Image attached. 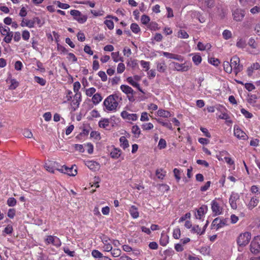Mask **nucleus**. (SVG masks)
<instances>
[{"mask_svg":"<svg viewBox=\"0 0 260 260\" xmlns=\"http://www.w3.org/2000/svg\"><path fill=\"white\" fill-rule=\"evenodd\" d=\"M122 100L117 94L108 96L104 101L103 105L108 111H116L119 105L118 103Z\"/></svg>","mask_w":260,"mask_h":260,"instance_id":"nucleus-1","label":"nucleus"},{"mask_svg":"<svg viewBox=\"0 0 260 260\" xmlns=\"http://www.w3.org/2000/svg\"><path fill=\"white\" fill-rule=\"evenodd\" d=\"M251 238V235L250 232H246L239 235L237 242L238 245L241 247H244L247 245Z\"/></svg>","mask_w":260,"mask_h":260,"instance_id":"nucleus-2","label":"nucleus"},{"mask_svg":"<svg viewBox=\"0 0 260 260\" xmlns=\"http://www.w3.org/2000/svg\"><path fill=\"white\" fill-rule=\"evenodd\" d=\"M70 14L73 16L75 20L81 24L85 23L87 19V16L82 14L78 10H72L70 11Z\"/></svg>","mask_w":260,"mask_h":260,"instance_id":"nucleus-3","label":"nucleus"},{"mask_svg":"<svg viewBox=\"0 0 260 260\" xmlns=\"http://www.w3.org/2000/svg\"><path fill=\"white\" fill-rule=\"evenodd\" d=\"M250 251L254 254H257L260 252L259 236L255 237L252 240L250 243Z\"/></svg>","mask_w":260,"mask_h":260,"instance_id":"nucleus-4","label":"nucleus"},{"mask_svg":"<svg viewBox=\"0 0 260 260\" xmlns=\"http://www.w3.org/2000/svg\"><path fill=\"white\" fill-rule=\"evenodd\" d=\"M240 59L237 56H234L231 59L230 64L236 74L240 72L243 68V66L240 64Z\"/></svg>","mask_w":260,"mask_h":260,"instance_id":"nucleus-5","label":"nucleus"},{"mask_svg":"<svg viewBox=\"0 0 260 260\" xmlns=\"http://www.w3.org/2000/svg\"><path fill=\"white\" fill-rule=\"evenodd\" d=\"M228 221V219H221L220 217H217L213 220L211 223L212 229H216L217 230L221 228L224 225H227Z\"/></svg>","mask_w":260,"mask_h":260,"instance_id":"nucleus-6","label":"nucleus"},{"mask_svg":"<svg viewBox=\"0 0 260 260\" xmlns=\"http://www.w3.org/2000/svg\"><path fill=\"white\" fill-rule=\"evenodd\" d=\"M172 63L174 69L177 71L185 72L188 71L191 67V66L187 63H179L178 62H173Z\"/></svg>","mask_w":260,"mask_h":260,"instance_id":"nucleus-7","label":"nucleus"},{"mask_svg":"<svg viewBox=\"0 0 260 260\" xmlns=\"http://www.w3.org/2000/svg\"><path fill=\"white\" fill-rule=\"evenodd\" d=\"M233 16L234 19L236 21H241L244 16H245V11L240 9H236L234 10H233Z\"/></svg>","mask_w":260,"mask_h":260,"instance_id":"nucleus-8","label":"nucleus"},{"mask_svg":"<svg viewBox=\"0 0 260 260\" xmlns=\"http://www.w3.org/2000/svg\"><path fill=\"white\" fill-rule=\"evenodd\" d=\"M234 133L235 137L239 139L246 140L248 138L247 135L237 125H235Z\"/></svg>","mask_w":260,"mask_h":260,"instance_id":"nucleus-9","label":"nucleus"},{"mask_svg":"<svg viewBox=\"0 0 260 260\" xmlns=\"http://www.w3.org/2000/svg\"><path fill=\"white\" fill-rule=\"evenodd\" d=\"M240 196L238 193L233 192L229 199V203L233 209L237 208V201L239 200Z\"/></svg>","mask_w":260,"mask_h":260,"instance_id":"nucleus-10","label":"nucleus"},{"mask_svg":"<svg viewBox=\"0 0 260 260\" xmlns=\"http://www.w3.org/2000/svg\"><path fill=\"white\" fill-rule=\"evenodd\" d=\"M56 170L62 173H64L71 176H75L77 174L76 169L73 170V167L68 168L66 166H62L61 169H56Z\"/></svg>","mask_w":260,"mask_h":260,"instance_id":"nucleus-11","label":"nucleus"},{"mask_svg":"<svg viewBox=\"0 0 260 260\" xmlns=\"http://www.w3.org/2000/svg\"><path fill=\"white\" fill-rule=\"evenodd\" d=\"M81 94L80 92H76L75 93L74 99L71 103V105L75 111L77 108H78L81 102Z\"/></svg>","mask_w":260,"mask_h":260,"instance_id":"nucleus-12","label":"nucleus"},{"mask_svg":"<svg viewBox=\"0 0 260 260\" xmlns=\"http://www.w3.org/2000/svg\"><path fill=\"white\" fill-rule=\"evenodd\" d=\"M208 210L207 206L203 205L197 210V213L195 214L197 219H201Z\"/></svg>","mask_w":260,"mask_h":260,"instance_id":"nucleus-13","label":"nucleus"},{"mask_svg":"<svg viewBox=\"0 0 260 260\" xmlns=\"http://www.w3.org/2000/svg\"><path fill=\"white\" fill-rule=\"evenodd\" d=\"M259 203L258 198L256 196H253L251 198V199L247 205L249 209H252L256 207Z\"/></svg>","mask_w":260,"mask_h":260,"instance_id":"nucleus-14","label":"nucleus"},{"mask_svg":"<svg viewBox=\"0 0 260 260\" xmlns=\"http://www.w3.org/2000/svg\"><path fill=\"white\" fill-rule=\"evenodd\" d=\"M211 209L212 212L214 213L215 215H219L221 213V209L219 204L214 200L212 202Z\"/></svg>","mask_w":260,"mask_h":260,"instance_id":"nucleus-15","label":"nucleus"},{"mask_svg":"<svg viewBox=\"0 0 260 260\" xmlns=\"http://www.w3.org/2000/svg\"><path fill=\"white\" fill-rule=\"evenodd\" d=\"M260 68V65L258 63H253L251 66L249 67L247 70V75L251 76L254 70H258Z\"/></svg>","mask_w":260,"mask_h":260,"instance_id":"nucleus-16","label":"nucleus"},{"mask_svg":"<svg viewBox=\"0 0 260 260\" xmlns=\"http://www.w3.org/2000/svg\"><path fill=\"white\" fill-rule=\"evenodd\" d=\"M155 120L158 123L161 124L163 126H165L170 130H173L172 124L168 120L164 121L161 118H155Z\"/></svg>","mask_w":260,"mask_h":260,"instance_id":"nucleus-17","label":"nucleus"},{"mask_svg":"<svg viewBox=\"0 0 260 260\" xmlns=\"http://www.w3.org/2000/svg\"><path fill=\"white\" fill-rule=\"evenodd\" d=\"M129 212L133 218H137L139 216L138 209L134 205H132L129 208Z\"/></svg>","mask_w":260,"mask_h":260,"instance_id":"nucleus-18","label":"nucleus"},{"mask_svg":"<svg viewBox=\"0 0 260 260\" xmlns=\"http://www.w3.org/2000/svg\"><path fill=\"white\" fill-rule=\"evenodd\" d=\"M86 165L92 171H96L99 167V164L94 161H87Z\"/></svg>","mask_w":260,"mask_h":260,"instance_id":"nucleus-19","label":"nucleus"},{"mask_svg":"<svg viewBox=\"0 0 260 260\" xmlns=\"http://www.w3.org/2000/svg\"><path fill=\"white\" fill-rule=\"evenodd\" d=\"M22 27L27 26L29 28L34 27V21L30 20H25L23 19L20 24Z\"/></svg>","mask_w":260,"mask_h":260,"instance_id":"nucleus-20","label":"nucleus"},{"mask_svg":"<svg viewBox=\"0 0 260 260\" xmlns=\"http://www.w3.org/2000/svg\"><path fill=\"white\" fill-rule=\"evenodd\" d=\"M120 143V146L123 149H125L129 147V143L127 140L124 136H122L119 139Z\"/></svg>","mask_w":260,"mask_h":260,"instance_id":"nucleus-21","label":"nucleus"},{"mask_svg":"<svg viewBox=\"0 0 260 260\" xmlns=\"http://www.w3.org/2000/svg\"><path fill=\"white\" fill-rule=\"evenodd\" d=\"M169 242V237L165 234H161V237L159 240V244L162 246H166Z\"/></svg>","mask_w":260,"mask_h":260,"instance_id":"nucleus-22","label":"nucleus"},{"mask_svg":"<svg viewBox=\"0 0 260 260\" xmlns=\"http://www.w3.org/2000/svg\"><path fill=\"white\" fill-rule=\"evenodd\" d=\"M120 88L126 94L135 93L134 90L128 85H122L120 86Z\"/></svg>","mask_w":260,"mask_h":260,"instance_id":"nucleus-23","label":"nucleus"},{"mask_svg":"<svg viewBox=\"0 0 260 260\" xmlns=\"http://www.w3.org/2000/svg\"><path fill=\"white\" fill-rule=\"evenodd\" d=\"M157 115L160 117L168 118L171 116L170 112L162 109H160L157 111Z\"/></svg>","mask_w":260,"mask_h":260,"instance_id":"nucleus-24","label":"nucleus"},{"mask_svg":"<svg viewBox=\"0 0 260 260\" xmlns=\"http://www.w3.org/2000/svg\"><path fill=\"white\" fill-rule=\"evenodd\" d=\"M157 70L161 73H164L167 69V66L164 61L157 63Z\"/></svg>","mask_w":260,"mask_h":260,"instance_id":"nucleus-25","label":"nucleus"},{"mask_svg":"<svg viewBox=\"0 0 260 260\" xmlns=\"http://www.w3.org/2000/svg\"><path fill=\"white\" fill-rule=\"evenodd\" d=\"M121 154V150L117 148H114L110 153L111 157L113 158H118Z\"/></svg>","mask_w":260,"mask_h":260,"instance_id":"nucleus-26","label":"nucleus"},{"mask_svg":"<svg viewBox=\"0 0 260 260\" xmlns=\"http://www.w3.org/2000/svg\"><path fill=\"white\" fill-rule=\"evenodd\" d=\"M102 100V97L99 93H95L92 98V101L95 105L99 104Z\"/></svg>","mask_w":260,"mask_h":260,"instance_id":"nucleus-27","label":"nucleus"},{"mask_svg":"<svg viewBox=\"0 0 260 260\" xmlns=\"http://www.w3.org/2000/svg\"><path fill=\"white\" fill-rule=\"evenodd\" d=\"M0 32L2 35L5 36L9 34V32H11L10 31V28L7 26H3L1 25L0 26Z\"/></svg>","mask_w":260,"mask_h":260,"instance_id":"nucleus-28","label":"nucleus"},{"mask_svg":"<svg viewBox=\"0 0 260 260\" xmlns=\"http://www.w3.org/2000/svg\"><path fill=\"white\" fill-rule=\"evenodd\" d=\"M223 66L224 70L226 73H231L232 72L233 69L229 61H224Z\"/></svg>","mask_w":260,"mask_h":260,"instance_id":"nucleus-29","label":"nucleus"},{"mask_svg":"<svg viewBox=\"0 0 260 260\" xmlns=\"http://www.w3.org/2000/svg\"><path fill=\"white\" fill-rule=\"evenodd\" d=\"M109 124V119H103L101 120L99 122V125L101 127L106 128L107 127Z\"/></svg>","mask_w":260,"mask_h":260,"instance_id":"nucleus-30","label":"nucleus"},{"mask_svg":"<svg viewBox=\"0 0 260 260\" xmlns=\"http://www.w3.org/2000/svg\"><path fill=\"white\" fill-rule=\"evenodd\" d=\"M53 4L56 5L58 7L62 9H67L70 8V5L69 4L62 3L59 1H54Z\"/></svg>","mask_w":260,"mask_h":260,"instance_id":"nucleus-31","label":"nucleus"},{"mask_svg":"<svg viewBox=\"0 0 260 260\" xmlns=\"http://www.w3.org/2000/svg\"><path fill=\"white\" fill-rule=\"evenodd\" d=\"M132 133L135 135L136 138H138L141 134V131L139 127L136 125H134L132 129Z\"/></svg>","mask_w":260,"mask_h":260,"instance_id":"nucleus-32","label":"nucleus"},{"mask_svg":"<svg viewBox=\"0 0 260 260\" xmlns=\"http://www.w3.org/2000/svg\"><path fill=\"white\" fill-rule=\"evenodd\" d=\"M112 57L114 60V61L117 62L119 61H123V59L122 57H119V52H112L111 53Z\"/></svg>","mask_w":260,"mask_h":260,"instance_id":"nucleus-33","label":"nucleus"},{"mask_svg":"<svg viewBox=\"0 0 260 260\" xmlns=\"http://www.w3.org/2000/svg\"><path fill=\"white\" fill-rule=\"evenodd\" d=\"M191 231L192 232L197 233L200 235H201L205 233V229L201 231V228L199 227L198 225L193 226L192 228Z\"/></svg>","mask_w":260,"mask_h":260,"instance_id":"nucleus-34","label":"nucleus"},{"mask_svg":"<svg viewBox=\"0 0 260 260\" xmlns=\"http://www.w3.org/2000/svg\"><path fill=\"white\" fill-rule=\"evenodd\" d=\"M194 16L196 17L197 18L201 23H204L205 22V17L199 12H194L193 13Z\"/></svg>","mask_w":260,"mask_h":260,"instance_id":"nucleus-35","label":"nucleus"},{"mask_svg":"<svg viewBox=\"0 0 260 260\" xmlns=\"http://www.w3.org/2000/svg\"><path fill=\"white\" fill-rule=\"evenodd\" d=\"M178 37L181 39H187L189 37V35L185 30L180 29L178 32Z\"/></svg>","mask_w":260,"mask_h":260,"instance_id":"nucleus-36","label":"nucleus"},{"mask_svg":"<svg viewBox=\"0 0 260 260\" xmlns=\"http://www.w3.org/2000/svg\"><path fill=\"white\" fill-rule=\"evenodd\" d=\"M131 29L132 31L135 34H138L140 31V28L139 25L135 23H133L131 25Z\"/></svg>","mask_w":260,"mask_h":260,"instance_id":"nucleus-37","label":"nucleus"},{"mask_svg":"<svg viewBox=\"0 0 260 260\" xmlns=\"http://www.w3.org/2000/svg\"><path fill=\"white\" fill-rule=\"evenodd\" d=\"M246 45V41L242 39H238L236 46L240 48H244Z\"/></svg>","mask_w":260,"mask_h":260,"instance_id":"nucleus-38","label":"nucleus"},{"mask_svg":"<svg viewBox=\"0 0 260 260\" xmlns=\"http://www.w3.org/2000/svg\"><path fill=\"white\" fill-rule=\"evenodd\" d=\"M91 255L94 258H100V259H102L104 256L103 254L98 250H92Z\"/></svg>","mask_w":260,"mask_h":260,"instance_id":"nucleus-39","label":"nucleus"},{"mask_svg":"<svg viewBox=\"0 0 260 260\" xmlns=\"http://www.w3.org/2000/svg\"><path fill=\"white\" fill-rule=\"evenodd\" d=\"M7 203L9 207H14L16 205L17 201L14 198H9Z\"/></svg>","mask_w":260,"mask_h":260,"instance_id":"nucleus-40","label":"nucleus"},{"mask_svg":"<svg viewBox=\"0 0 260 260\" xmlns=\"http://www.w3.org/2000/svg\"><path fill=\"white\" fill-rule=\"evenodd\" d=\"M167 143L165 139L161 138L158 144V147L159 149H162L166 147Z\"/></svg>","mask_w":260,"mask_h":260,"instance_id":"nucleus-41","label":"nucleus"},{"mask_svg":"<svg viewBox=\"0 0 260 260\" xmlns=\"http://www.w3.org/2000/svg\"><path fill=\"white\" fill-rule=\"evenodd\" d=\"M192 61L196 65H198L202 61V57L200 55H195L192 57Z\"/></svg>","mask_w":260,"mask_h":260,"instance_id":"nucleus-42","label":"nucleus"},{"mask_svg":"<svg viewBox=\"0 0 260 260\" xmlns=\"http://www.w3.org/2000/svg\"><path fill=\"white\" fill-rule=\"evenodd\" d=\"M13 35V32H9V34L7 35H5V37L4 39V41L7 43H10L11 42Z\"/></svg>","mask_w":260,"mask_h":260,"instance_id":"nucleus-43","label":"nucleus"},{"mask_svg":"<svg viewBox=\"0 0 260 260\" xmlns=\"http://www.w3.org/2000/svg\"><path fill=\"white\" fill-rule=\"evenodd\" d=\"M223 38L225 40H228L232 37V32L231 31L225 29L222 32Z\"/></svg>","mask_w":260,"mask_h":260,"instance_id":"nucleus-44","label":"nucleus"},{"mask_svg":"<svg viewBox=\"0 0 260 260\" xmlns=\"http://www.w3.org/2000/svg\"><path fill=\"white\" fill-rule=\"evenodd\" d=\"M141 20L143 24L146 25L149 22L150 19L148 16L146 15H143L141 16Z\"/></svg>","mask_w":260,"mask_h":260,"instance_id":"nucleus-45","label":"nucleus"},{"mask_svg":"<svg viewBox=\"0 0 260 260\" xmlns=\"http://www.w3.org/2000/svg\"><path fill=\"white\" fill-rule=\"evenodd\" d=\"M121 251L120 249L115 248L111 251V254L113 257H118L121 254Z\"/></svg>","mask_w":260,"mask_h":260,"instance_id":"nucleus-46","label":"nucleus"},{"mask_svg":"<svg viewBox=\"0 0 260 260\" xmlns=\"http://www.w3.org/2000/svg\"><path fill=\"white\" fill-rule=\"evenodd\" d=\"M173 173L174 174V176L177 182H179L181 179L180 177V171L179 169L177 168H175L173 170Z\"/></svg>","mask_w":260,"mask_h":260,"instance_id":"nucleus-47","label":"nucleus"},{"mask_svg":"<svg viewBox=\"0 0 260 260\" xmlns=\"http://www.w3.org/2000/svg\"><path fill=\"white\" fill-rule=\"evenodd\" d=\"M142 128L144 130L148 131L153 128V125L152 123L149 122L142 124Z\"/></svg>","mask_w":260,"mask_h":260,"instance_id":"nucleus-48","label":"nucleus"},{"mask_svg":"<svg viewBox=\"0 0 260 260\" xmlns=\"http://www.w3.org/2000/svg\"><path fill=\"white\" fill-rule=\"evenodd\" d=\"M219 118L222 119L226 120L227 123H232V121L231 120L229 119L230 118V117L226 113H222L221 115H219Z\"/></svg>","mask_w":260,"mask_h":260,"instance_id":"nucleus-49","label":"nucleus"},{"mask_svg":"<svg viewBox=\"0 0 260 260\" xmlns=\"http://www.w3.org/2000/svg\"><path fill=\"white\" fill-rule=\"evenodd\" d=\"M104 23L106 25L107 27L109 29H112L114 28V23L111 20H106L104 21Z\"/></svg>","mask_w":260,"mask_h":260,"instance_id":"nucleus-50","label":"nucleus"},{"mask_svg":"<svg viewBox=\"0 0 260 260\" xmlns=\"http://www.w3.org/2000/svg\"><path fill=\"white\" fill-rule=\"evenodd\" d=\"M208 61L211 64L214 65V66H217L219 63V61L217 58L213 57L209 58Z\"/></svg>","mask_w":260,"mask_h":260,"instance_id":"nucleus-51","label":"nucleus"},{"mask_svg":"<svg viewBox=\"0 0 260 260\" xmlns=\"http://www.w3.org/2000/svg\"><path fill=\"white\" fill-rule=\"evenodd\" d=\"M180 230L179 229H175L173 231V236L175 239H178L180 237Z\"/></svg>","mask_w":260,"mask_h":260,"instance_id":"nucleus-52","label":"nucleus"},{"mask_svg":"<svg viewBox=\"0 0 260 260\" xmlns=\"http://www.w3.org/2000/svg\"><path fill=\"white\" fill-rule=\"evenodd\" d=\"M72 92L70 90H68L67 95L66 97L64 98L65 100L64 101L63 103H67L68 102L70 101L72 99Z\"/></svg>","mask_w":260,"mask_h":260,"instance_id":"nucleus-53","label":"nucleus"},{"mask_svg":"<svg viewBox=\"0 0 260 260\" xmlns=\"http://www.w3.org/2000/svg\"><path fill=\"white\" fill-rule=\"evenodd\" d=\"M241 113L244 115L246 118H250L252 117V114L246 110L245 109L242 108L241 110Z\"/></svg>","mask_w":260,"mask_h":260,"instance_id":"nucleus-54","label":"nucleus"},{"mask_svg":"<svg viewBox=\"0 0 260 260\" xmlns=\"http://www.w3.org/2000/svg\"><path fill=\"white\" fill-rule=\"evenodd\" d=\"M23 135L25 137L27 138H30L32 137V133L28 129H24Z\"/></svg>","mask_w":260,"mask_h":260,"instance_id":"nucleus-55","label":"nucleus"},{"mask_svg":"<svg viewBox=\"0 0 260 260\" xmlns=\"http://www.w3.org/2000/svg\"><path fill=\"white\" fill-rule=\"evenodd\" d=\"M131 85L134 87L137 88L140 92L142 93L145 94V92L141 88L140 84L138 82H129Z\"/></svg>","mask_w":260,"mask_h":260,"instance_id":"nucleus-56","label":"nucleus"},{"mask_svg":"<svg viewBox=\"0 0 260 260\" xmlns=\"http://www.w3.org/2000/svg\"><path fill=\"white\" fill-rule=\"evenodd\" d=\"M125 70V65L123 63H119L118 64L117 71L118 73H122Z\"/></svg>","mask_w":260,"mask_h":260,"instance_id":"nucleus-57","label":"nucleus"},{"mask_svg":"<svg viewBox=\"0 0 260 260\" xmlns=\"http://www.w3.org/2000/svg\"><path fill=\"white\" fill-rule=\"evenodd\" d=\"M245 87L249 91H252L255 88L254 86L250 82H246L245 84Z\"/></svg>","mask_w":260,"mask_h":260,"instance_id":"nucleus-58","label":"nucleus"},{"mask_svg":"<svg viewBox=\"0 0 260 260\" xmlns=\"http://www.w3.org/2000/svg\"><path fill=\"white\" fill-rule=\"evenodd\" d=\"M140 64L143 69H145L146 70H148L149 68V62L144 61L141 60L140 61Z\"/></svg>","mask_w":260,"mask_h":260,"instance_id":"nucleus-59","label":"nucleus"},{"mask_svg":"<svg viewBox=\"0 0 260 260\" xmlns=\"http://www.w3.org/2000/svg\"><path fill=\"white\" fill-rule=\"evenodd\" d=\"M22 37L23 40H28L30 37L29 32L28 30H24L22 31Z\"/></svg>","mask_w":260,"mask_h":260,"instance_id":"nucleus-60","label":"nucleus"},{"mask_svg":"<svg viewBox=\"0 0 260 260\" xmlns=\"http://www.w3.org/2000/svg\"><path fill=\"white\" fill-rule=\"evenodd\" d=\"M248 44L252 48H256L257 44L255 43L254 39L252 38H251L249 40Z\"/></svg>","mask_w":260,"mask_h":260,"instance_id":"nucleus-61","label":"nucleus"},{"mask_svg":"<svg viewBox=\"0 0 260 260\" xmlns=\"http://www.w3.org/2000/svg\"><path fill=\"white\" fill-rule=\"evenodd\" d=\"M61 244V243L60 239L58 237L54 236L53 245L56 247H59Z\"/></svg>","mask_w":260,"mask_h":260,"instance_id":"nucleus-62","label":"nucleus"},{"mask_svg":"<svg viewBox=\"0 0 260 260\" xmlns=\"http://www.w3.org/2000/svg\"><path fill=\"white\" fill-rule=\"evenodd\" d=\"M175 249L177 252H181L184 250L183 245L181 243H178L175 245Z\"/></svg>","mask_w":260,"mask_h":260,"instance_id":"nucleus-63","label":"nucleus"},{"mask_svg":"<svg viewBox=\"0 0 260 260\" xmlns=\"http://www.w3.org/2000/svg\"><path fill=\"white\" fill-rule=\"evenodd\" d=\"M211 181H207L206 184L201 187V190L202 191H205L208 190L210 186Z\"/></svg>","mask_w":260,"mask_h":260,"instance_id":"nucleus-64","label":"nucleus"}]
</instances>
